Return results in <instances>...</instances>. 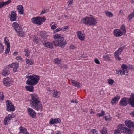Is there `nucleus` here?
<instances>
[{
	"instance_id": "1",
	"label": "nucleus",
	"mask_w": 134,
	"mask_h": 134,
	"mask_svg": "<svg viewBox=\"0 0 134 134\" xmlns=\"http://www.w3.org/2000/svg\"><path fill=\"white\" fill-rule=\"evenodd\" d=\"M55 41L49 43L46 40L42 41L43 44L45 47L53 48V46H58L62 48H64L66 44V40L63 37L60 36L59 34H56L54 36Z\"/></svg>"
},
{
	"instance_id": "2",
	"label": "nucleus",
	"mask_w": 134,
	"mask_h": 134,
	"mask_svg": "<svg viewBox=\"0 0 134 134\" xmlns=\"http://www.w3.org/2000/svg\"><path fill=\"white\" fill-rule=\"evenodd\" d=\"M30 96L32 100L31 103L32 107L37 111H42V106L38 95L34 93L31 94Z\"/></svg>"
},
{
	"instance_id": "3",
	"label": "nucleus",
	"mask_w": 134,
	"mask_h": 134,
	"mask_svg": "<svg viewBox=\"0 0 134 134\" xmlns=\"http://www.w3.org/2000/svg\"><path fill=\"white\" fill-rule=\"evenodd\" d=\"M26 77L28 79L26 81V84L32 85L37 84L40 79L39 76L36 75L28 76Z\"/></svg>"
},
{
	"instance_id": "4",
	"label": "nucleus",
	"mask_w": 134,
	"mask_h": 134,
	"mask_svg": "<svg viewBox=\"0 0 134 134\" xmlns=\"http://www.w3.org/2000/svg\"><path fill=\"white\" fill-rule=\"evenodd\" d=\"M124 124H120L118 126V129L115 130L114 134H120V132H123L126 133L130 134L132 133V130L126 127H125Z\"/></svg>"
},
{
	"instance_id": "5",
	"label": "nucleus",
	"mask_w": 134,
	"mask_h": 134,
	"mask_svg": "<svg viewBox=\"0 0 134 134\" xmlns=\"http://www.w3.org/2000/svg\"><path fill=\"white\" fill-rule=\"evenodd\" d=\"M82 22L86 25L93 26L95 25L97 21L96 19L93 17H86L83 18Z\"/></svg>"
},
{
	"instance_id": "6",
	"label": "nucleus",
	"mask_w": 134,
	"mask_h": 134,
	"mask_svg": "<svg viewBox=\"0 0 134 134\" xmlns=\"http://www.w3.org/2000/svg\"><path fill=\"white\" fill-rule=\"evenodd\" d=\"M46 20L45 17L39 16L34 17L31 19V22L33 23L38 25H41Z\"/></svg>"
},
{
	"instance_id": "7",
	"label": "nucleus",
	"mask_w": 134,
	"mask_h": 134,
	"mask_svg": "<svg viewBox=\"0 0 134 134\" xmlns=\"http://www.w3.org/2000/svg\"><path fill=\"white\" fill-rule=\"evenodd\" d=\"M7 110L8 111H14L15 110V107L10 100H7L6 101Z\"/></svg>"
},
{
	"instance_id": "8",
	"label": "nucleus",
	"mask_w": 134,
	"mask_h": 134,
	"mask_svg": "<svg viewBox=\"0 0 134 134\" xmlns=\"http://www.w3.org/2000/svg\"><path fill=\"white\" fill-rule=\"evenodd\" d=\"M14 116L12 114H9L8 116H7L4 120V124L5 125H8L11 119L14 118Z\"/></svg>"
},
{
	"instance_id": "9",
	"label": "nucleus",
	"mask_w": 134,
	"mask_h": 134,
	"mask_svg": "<svg viewBox=\"0 0 134 134\" xmlns=\"http://www.w3.org/2000/svg\"><path fill=\"white\" fill-rule=\"evenodd\" d=\"M9 16L10 19V21H14L16 20V14L15 11H12L11 12V14Z\"/></svg>"
},
{
	"instance_id": "10",
	"label": "nucleus",
	"mask_w": 134,
	"mask_h": 134,
	"mask_svg": "<svg viewBox=\"0 0 134 134\" xmlns=\"http://www.w3.org/2000/svg\"><path fill=\"white\" fill-rule=\"evenodd\" d=\"M123 34L121 30L120 29H115L114 31V35L116 37L121 36Z\"/></svg>"
},
{
	"instance_id": "11",
	"label": "nucleus",
	"mask_w": 134,
	"mask_h": 134,
	"mask_svg": "<svg viewBox=\"0 0 134 134\" xmlns=\"http://www.w3.org/2000/svg\"><path fill=\"white\" fill-rule=\"evenodd\" d=\"M27 110L28 114L33 118H35L36 115L35 111L32 109L29 108H28Z\"/></svg>"
},
{
	"instance_id": "12",
	"label": "nucleus",
	"mask_w": 134,
	"mask_h": 134,
	"mask_svg": "<svg viewBox=\"0 0 134 134\" xmlns=\"http://www.w3.org/2000/svg\"><path fill=\"white\" fill-rule=\"evenodd\" d=\"M129 103L131 106L134 107V94H132L130 98H129Z\"/></svg>"
},
{
	"instance_id": "13",
	"label": "nucleus",
	"mask_w": 134,
	"mask_h": 134,
	"mask_svg": "<svg viewBox=\"0 0 134 134\" xmlns=\"http://www.w3.org/2000/svg\"><path fill=\"white\" fill-rule=\"evenodd\" d=\"M122 51L119 48L114 53V55L116 59H118L119 60H120L121 58L119 57V55L121 54Z\"/></svg>"
},
{
	"instance_id": "14",
	"label": "nucleus",
	"mask_w": 134,
	"mask_h": 134,
	"mask_svg": "<svg viewBox=\"0 0 134 134\" xmlns=\"http://www.w3.org/2000/svg\"><path fill=\"white\" fill-rule=\"evenodd\" d=\"M6 39L7 37H5L4 38V42L5 44L7 46V48L6 49L5 52V53L6 54H7V53L8 54L9 53L10 51V43L8 42L7 41V40Z\"/></svg>"
},
{
	"instance_id": "15",
	"label": "nucleus",
	"mask_w": 134,
	"mask_h": 134,
	"mask_svg": "<svg viewBox=\"0 0 134 134\" xmlns=\"http://www.w3.org/2000/svg\"><path fill=\"white\" fill-rule=\"evenodd\" d=\"M125 123L126 126L130 128H131L132 127H134V122L131 120H126Z\"/></svg>"
},
{
	"instance_id": "16",
	"label": "nucleus",
	"mask_w": 134,
	"mask_h": 134,
	"mask_svg": "<svg viewBox=\"0 0 134 134\" xmlns=\"http://www.w3.org/2000/svg\"><path fill=\"white\" fill-rule=\"evenodd\" d=\"M61 120L58 118H52L49 121V123L52 124L60 123Z\"/></svg>"
},
{
	"instance_id": "17",
	"label": "nucleus",
	"mask_w": 134,
	"mask_h": 134,
	"mask_svg": "<svg viewBox=\"0 0 134 134\" xmlns=\"http://www.w3.org/2000/svg\"><path fill=\"white\" fill-rule=\"evenodd\" d=\"M77 33V37L79 39L82 41H83L85 37V35L82 33V32L80 31H78Z\"/></svg>"
},
{
	"instance_id": "18",
	"label": "nucleus",
	"mask_w": 134,
	"mask_h": 134,
	"mask_svg": "<svg viewBox=\"0 0 134 134\" xmlns=\"http://www.w3.org/2000/svg\"><path fill=\"white\" fill-rule=\"evenodd\" d=\"M3 82L5 86H10V79L9 78L7 77L4 78L3 80Z\"/></svg>"
},
{
	"instance_id": "19",
	"label": "nucleus",
	"mask_w": 134,
	"mask_h": 134,
	"mask_svg": "<svg viewBox=\"0 0 134 134\" xmlns=\"http://www.w3.org/2000/svg\"><path fill=\"white\" fill-rule=\"evenodd\" d=\"M17 9L18 12L19 14H23L24 12L23 7L22 5H20L18 6Z\"/></svg>"
},
{
	"instance_id": "20",
	"label": "nucleus",
	"mask_w": 134,
	"mask_h": 134,
	"mask_svg": "<svg viewBox=\"0 0 134 134\" xmlns=\"http://www.w3.org/2000/svg\"><path fill=\"white\" fill-rule=\"evenodd\" d=\"M120 104L121 105L125 106L127 104V101L126 98H123L120 101Z\"/></svg>"
},
{
	"instance_id": "21",
	"label": "nucleus",
	"mask_w": 134,
	"mask_h": 134,
	"mask_svg": "<svg viewBox=\"0 0 134 134\" xmlns=\"http://www.w3.org/2000/svg\"><path fill=\"white\" fill-rule=\"evenodd\" d=\"M9 74V70L8 68H7L5 70L2 71V74L4 76H7Z\"/></svg>"
},
{
	"instance_id": "22",
	"label": "nucleus",
	"mask_w": 134,
	"mask_h": 134,
	"mask_svg": "<svg viewBox=\"0 0 134 134\" xmlns=\"http://www.w3.org/2000/svg\"><path fill=\"white\" fill-rule=\"evenodd\" d=\"M16 32L18 35L21 37H23L24 36V33L22 30L20 28V29H19L16 31Z\"/></svg>"
},
{
	"instance_id": "23",
	"label": "nucleus",
	"mask_w": 134,
	"mask_h": 134,
	"mask_svg": "<svg viewBox=\"0 0 134 134\" xmlns=\"http://www.w3.org/2000/svg\"><path fill=\"white\" fill-rule=\"evenodd\" d=\"M19 64L15 63H13L10 66V67L13 69L14 72H16L18 68Z\"/></svg>"
},
{
	"instance_id": "24",
	"label": "nucleus",
	"mask_w": 134,
	"mask_h": 134,
	"mask_svg": "<svg viewBox=\"0 0 134 134\" xmlns=\"http://www.w3.org/2000/svg\"><path fill=\"white\" fill-rule=\"evenodd\" d=\"M12 26L16 31L19 29H20L21 28L19 26V25L16 22H14L12 24Z\"/></svg>"
},
{
	"instance_id": "25",
	"label": "nucleus",
	"mask_w": 134,
	"mask_h": 134,
	"mask_svg": "<svg viewBox=\"0 0 134 134\" xmlns=\"http://www.w3.org/2000/svg\"><path fill=\"white\" fill-rule=\"evenodd\" d=\"M71 81L73 86L79 88L80 87L81 85L79 82L73 80H71Z\"/></svg>"
},
{
	"instance_id": "26",
	"label": "nucleus",
	"mask_w": 134,
	"mask_h": 134,
	"mask_svg": "<svg viewBox=\"0 0 134 134\" xmlns=\"http://www.w3.org/2000/svg\"><path fill=\"white\" fill-rule=\"evenodd\" d=\"M40 36L41 38L46 39L47 38V37L48 36V35L46 32L44 31L41 33Z\"/></svg>"
},
{
	"instance_id": "27",
	"label": "nucleus",
	"mask_w": 134,
	"mask_h": 134,
	"mask_svg": "<svg viewBox=\"0 0 134 134\" xmlns=\"http://www.w3.org/2000/svg\"><path fill=\"white\" fill-rule=\"evenodd\" d=\"M120 97L119 96L114 97L112 99L111 103L112 104H114L118 100L120 99Z\"/></svg>"
},
{
	"instance_id": "28",
	"label": "nucleus",
	"mask_w": 134,
	"mask_h": 134,
	"mask_svg": "<svg viewBox=\"0 0 134 134\" xmlns=\"http://www.w3.org/2000/svg\"><path fill=\"white\" fill-rule=\"evenodd\" d=\"M25 88L27 90L30 92H33V91L34 87L32 86H26L25 87Z\"/></svg>"
},
{
	"instance_id": "29",
	"label": "nucleus",
	"mask_w": 134,
	"mask_h": 134,
	"mask_svg": "<svg viewBox=\"0 0 134 134\" xmlns=\"http://www.w3.org/2000/svg\"><path fill=\"white\" fill-rule=\"evenodd\" d=\"M54 62L55 64L58 65L61 63L62 61L60 59H59V58H56L54 59Z\"/></svg>"
},
{
	"instance_id": "30",
	"label": "nucleus",
	"mask_w": 134,
	"mask_h": 134,
	"mask_svg": "<svg viewBox=\"0 0 134 134\" xmlns=\"http://www.w3.org/2000/svg\"><path fill=\"white\" fill-rule=\"evenodd\" d=\"M134 17V10L132 13L129 14L127 17V19L129 20L132 19Z\"/></svg>"
},
{
	"instance_id": "31",
	"label": "nucleus",
	"mask_w": 134,
	"mask_h": 134,
	"mask_svg": "<svg viewBox=\"0 0 134 134\" xmlns=\"http://www.w3.org/2000/svg\"><path fill=\"white\" fill-rule=\"evenodd\" d=\"M100 132L102 134H107V130L105 127L103 128L100 131Z\"/></svg>"
},
{
	"instance_id": "32",
	"label": "nucleus",
	"mask_w": 134,
	"mask_h": 134,
	"mask_svg": "<svg viewBox=\"0 0 134 134\" xmlns=\"http://www.w3.org/2000/svg\"><path fill=\"white\" fill-rule=\"evenodd\" d=\"M57 91L55 90H54L53 91V96L57 98L59 97V96L57 94Z\"/></svg>"
},
{
	"instance_id": "33",
	"label": "nucleus",
	"mask_w": 134,
	"mask_h": 134,
	"mask_svg": "<svg viewBox=\"0 0 134 134\" xmlns=\"http://www.w3.org/2000/svg\"><path fill=\"white\" fill-rule=\"evenodd\" d=\"M24 52L25 53V56L27 57L30 54V50L29 49H25L24 50Z\"/></svg>"
},
{
	"instance_id": "34",
	"label": "nucleus",
	"mask_w": 134,
	"mask_h": 134,
	"mask_svg": "<svg viewBox=\"0 0 134 134\" xmlns=\"http://www.w3.org/2000/svg\"><path fill=\"white\" fill-rule=\"evenodd\" d=\"M105 14L107 16L109 17H112L113 16V14L111 12L109 11H105Z\"/></svg>"
},
{
	"instance_id": "35",
	"label": "nucleus",
	"mask_w": 134,
	"mask_h": 134,
	"mask_svg": "<svg viewBox=\"0 0 134 134\" xmlns=\"http://www.w3.org/2000/svg\"><path fill=\"white\" fill-rule=\"evenodd\" d=\"M50 26L51 29L54 30L57 28V25L54 23H52V24H50Z\"/></svg>"
},
{
	"instance_id": "36",
	"label": "nucleus",
	"mask_w": 134,
	"mask_h": 134,
	"mask_svg": "<svg viewBox=\"0 0 134 134\" xmlns=\"http://www.w3.org/2000/svg\"><path fill=\"white\" fill-rule=\"evenodd\" d=\"M120 29L122 30V32L123 34H125L126 32V31L125 28V26L124 25H122Z\"/></svg>"
},
{
	"instance_id": "37",
	"label": "nucleus",
	"mask_w": 134,
	"mask_h": 134,
	"mask_svg": "<svg viewBox=\"0 0 134 134\" xmlns=\"http://www.w3.org/2000/svg\"><path fill=\"white\" fill-rule=\"evenodd\" d=\"M20 130V132L22 133H24L26 131V129L23 128V127H21L19 128Z\"/></svg>"
},
{
	"instance_id": "38",
	"label": "nucleus",
	"mask_w": 134,
	"mask_h": 134,
	"mask_svg": "<svg viewBox=\"0 0 134 134\" xmlns=\"http://www.w3.org/2000/svg\"><path fill=\"white\" fill-rule=\"evenodd\" d=\"M103 58L105 60H110V59L109 57V55L106 54L104 55Z\"/></svg>"
},
{
	"instance_id": "39",
	"label": "nucleus",
	"mask_w": 134,
	"mask_h": 134,
	"mask_svg": "<svg viewBox=\"0 0 134 134\" xmlns=\"http://www.w3.org/2000/svg\"><path fill=\"white\" fill-rule=\"evenodd\" d=\"M114 82V81L111 79H108V83L110 85H112Z\"/></svg>"
},
{
	"instance_id": "40",
	"label": "nucleus",
	"mask_w": 134,
	"mask_h": 134,
	"mask_svg": "<svg viewBox=\"0 0 134 134\" xmlns=\"http://www.w3.org/2000/svg\"><path fill=\"white\" fill-rule=\"evenodd\" d=\"M91 134H98V132L96 129H92L91 130Z\"/></svg>"
},
{
	"instance_id": "41",
	"label": "nucleus",
	"mask_w": 134,
	"mask_h": 134,
	"mask_svg": "<svg viewBox=\"0 0 134 134\" xmlns=\"http://www.w3.org/2000/svg\"><path fill=\"white\" fill-rule=\"evenodd\" d=\"M26 61V63L28 64L29 65H32L33 64L32 61L31 60L29 59H28Z\"/></svg>"
},
{
	"instance_id": "42",
	"label": "nucleus",
	"mask_w": 134,
	"mask_h": 134,
	"mask_svg": "<svg viewBox=\"0 0 134 134\" xmlns=\"http://www.w3.org/2000/svg\"><path fill=\"white\" fill-rule=\"evenodd\" d=\"M33 41L35 42L37 44L39 43V39L37 37H35L33 40Z\"/></svg>"
},
{
	"instance_id": "43",
	"label": "nucleus",
	"mask_w": 134,
	"mask_h": 134,
	"mask_svg": "<svg viewBox=\"0 0 134 134\" xmlns=\"http://www.w3.org/2000/svg\"><path fill=\"white\" fill-rule=\"evenodd\" d=\"M0 45L1 46L0 47V52L2 53L3 51L4 47L2 44H1Z\"/></svg>"
},
{
	"instance_id": "44",
	"label": "nucleus",
	"mask_w": 134,
	"mask_h": 134,
	"mask_svg": "<svg viewBox=\"0 0 134 134\" xmlns=\"http://www.w3.org/2000/svg\"><path fill=\"white\" fill-rule=\"evenodd\" d=\"M122 70H124V69H127L128 67L126 65L123 64L121 66Z\"/></svg>"
},
{
	"instance_id": "45",
	"label": "nucleus",
	"mask_w": 134,
	"mask_h": 134,
	"mask_svg": "<svg viewBox=\"0 0 134 134\" xmlns=\"http://www.w3.org/2000/svg\"><path fill=\"white\" fill-rule=\"evenodd\" d=\"M60 66L62 69H63L64 70H66L67 68V66L65 65H62Z\"/></svg>"
},
{
	"instance_id": "46",
	"label": "nucleus",
	"mask_w": 134,
	"mask_h": 134,
	"mask_svg": "<svg viewBox=\"0 0 134 134\" xmlns=\"http://www.w3.org/2000/svg\"><path fill=\"white\" fill-rule=\"evenodd\" d=\"M117 74H124V72H122V71L121 70H118L117 71Z\"/></svg>"
},
{
	"instance_id": "47",
	"label": "nucleus",
	"mask_w": 134,
	"mask_h": 134,
	"mask_svg": "<svg viewBox=\"0 0 134 134\" xmlns=\"http://www.w3.org/2000/svg\"><path fill=\"white\" fill-rule=\"evenodd\" d=\"M105 114V112L103 110L102 111L101 113H98V114L99 116H103Z\"/></svg>"
},
{
	"instance_id": "48",
	"label": "nucleus",
	"mask_w": 134,
	"mask_h": 134,
	"mask_svg": "<svg viewBox=\"0 0 134 134\" xmlns=\"http://www.w3.org/2000/svg\"><path fill=\"white\" fill-rule=\"evenodd\" d=\"M48 12V10L46 9V10H43L41 13L40 14H44Z\"/></svg>"
},
{
	"instance_id": "49",
	"label": "nucleus",
	"mask_w": 134,
	"mask_h": 134,
	"mask_svg": "<svg viewBox=\"0 0 134 134\" xmlns=\"http://www.w3.org/2000/svg\"><path fill=\"white\" fill-rule=\"evenodd\" d=\"M11 2V0H9L8 1L4 2V3L5 5H6L10 3Z\"/></svg>"
},
{
	"instance_id": "50",
	"label": "nucleus",
	"mask_w": 134,
	"mask_h": 134,
	"mask_svg": "<svg viewBox=\"0 0 134 134\" xmlns=\"http://www.w3.org/2000/svg\"><path fill=\"white\" fill-rule=\"evenodd\" d=\"M73 0H69L68 2V5L69 7H70L71 5L73 3Z\"/></svg>"
},
{
	"instance_id": "51",
	"label": "nucleus",
	"mask_w": 134,
	"mask_h": 134,
	"mask_svg": "<svg viewBox=\"0 0 134 134\" xmlns=\"http://www.w3.org/2000/svg\"><path fill=\"white\" fill-rule=\"evenodd\" d=\"M5 5L4 3V2H0V8H2Z\"/></svg>"
},
{
	"instance_id": "52",
	"label": "nucleus",
	"mask_w": 134,
	"mask_h": 134,
	"mask_svg": "<svg viewBox=\"0 0 134 134\" xmlns=\"http://www.w3.org/2000/svg\"><path fill=\"white\" fill-rule=\"evenodd\" d=\"M69 48L70 49H73L75 48V47L74 45H71L69 47Z\"/></svg>"
},
{
	"instance_id": "53",
	"label": "nucleus",
	"mask_w": 134,
	"mask_h": 134,
	"mask_svg": "<svg viewBox=\"0 0 134 134\" xmlns=\"http://www.w3.org/2000/svg\"><path fill=\"white\" fill-rule=\"evenodd\" d=\"M70 102L72 103H74L75 102L76 103H78V101L77 100H75L74 99L71 100Z\"/></svg>"
},
{
	"instance_id": "54",
	"label": "nucleus",
	"mask_w": 134,
	"mask_h": 134,
	"mask_svg": "<svg viewBox=\"0 0 134 134\" xmlns=\"http://www.w3.org/2000/svg\"><path fill=\"white\" fill-rule=\"evenodd\" d=\"M69 28V26H64L62 28V30L63 31H65L66 29H68Z\"/></svg>"
},
{
	"instance_id": "55",
	"label": "nucleus",
	"mask_w": 134,
	"mask_h": 134,
	"mask_svg": "<svg viewBox=\"0 0 134 134\" xmlns=\"http://www.w3.org/2000/svg\"><path fill=\"white\" fill-rule=\"evenodd\" d=\"M94 62L96 63L97 64H100L99 61L97 59H95L94 60Z\"/></svg>"
},
{
	"instance_id": "56",
	"label": "nucleus",
	"mask_w": 134,
	"mask_h": 134,
	"mask_svg": "<svg viewBox=\"0 0 134 134\" xmlns=\"http://www.w3.org/2000/svg\"><path fill=\"white\" fill-rule=\"evenodd\" d=\"M122 72H124V74L126 72L127 73L129 71L128 70H127V69H124V70H122Z\"/></svg>"
},
{
	"instance_id": "57",
	"label": "nucleus",
	"mask_w": 134,
	"mask_h": 134,
	"mask_svg": "<svg viewBox=\"0 0 134 134\" xmlns=\"http://www.w3.org/2000/svg\"><path fill=\"white\" fill-rule=\"evenodd\" d=\"M126 48V46L124 45L122 47H121L120 48L121 49V50L123 51V49H125Z\"/></svg>"
},
{
	"instance_id": "58",
	"label": "nucleus",
	"mask_w": 134,
	"mask_h": 134,
	"mask_svg": "<svg viewBox=\"0 0 134 134\" xmlns=\"http://www.w3.org/2000/svg\"><path fill=\"white\" fill-rule=\"evenodd\" d=\"M61 30H62V28L60 29V28H58L57 29H56L55 30V31L56 32L59 31H60Z\"/></svg>"
},
{
	"instance_id": "59",
	"label": "nucleus",
	"mask_w": 134,
	"mask_h": 134,
	"mask_svg": "<svg viewBox=\"0 0 134 134\" xmlns=\"http://www.w3.org/2000/svg\"><path fill=\"white\" fill-rule=\"evenodd\" d=\"M16 59L17 60H21V58L20 56H18L16 58Z\"/></svg>"
},
{
	"instance_id": "60",
	"label": "nucleus",
	"mask_w": 134,
	"mask_h": 134,
	"mask_svg": "<svg viewBox=\"0 0 134 134\" xmlns=\"http://www.w3.org/2000/svg\"><path fill=\"white\" fill-rule=\"evenodd\" d=\"M130 114L132 116L134 117V111L132 112L131 113H130Z\"/></svg>"
},
{
	"instance_id": "61",
	"label": "nucleus",
	"mask_w": 134,
	"mask_h": 134,
	"mask_svg": "<svg viewBox=\"0 0 134 134\" xmlns=\"http://www.w3.org/2000/svg\"><path fill=\"white\" fill-rule=\"evenodd\" d=\"M17 54H18V53L17 52H15L13 54L14 55H17Z\"/></svg>"
},
{
	"instance_id": "62",
	"label": "nucleus",
	"mask_w": 134,
	"mask_h": 134,
	"mask_svg": "<svg viewBox=\"0 0 134 134\" xmlns=\"http://www.w3.org/2000/svg\"><path fill=\"white\" fill-rule=\"evenodd\" d=\"M4 98V95L2 94L1 98V99L2 100H3V98Z\"/></svg>"
},
{
	"instance_id": "63",
	"label": "nucleus",
	"mask_w": 134,
	"mask_h": 134,
	"mask_svg": "<svg viewBox=\"0 0 134 134\" xmlns=\"http://www.w3.org/2000/svg\"><path fill=\"white\" fill-rule=\"evenodd\" d=\"M81 57L83 58H86V56H83V55H82Z\"/></svg>"
},
{
	"instance_id": "64",
	"label": "nucleus",
	"mask_w": 134,
	"mask_h": 134,
	"mask_svg": "<svg viewBox=\"0 0 134 134\" xmlns=\"http://www.w3.org/2000/svg\"><path fill=\"white\" fill-rule=\"evenodd\" d=\"M129 67L131 69H132L133 68V66L132 65L130 66Z\"/></svg>"
}]
</instances>
